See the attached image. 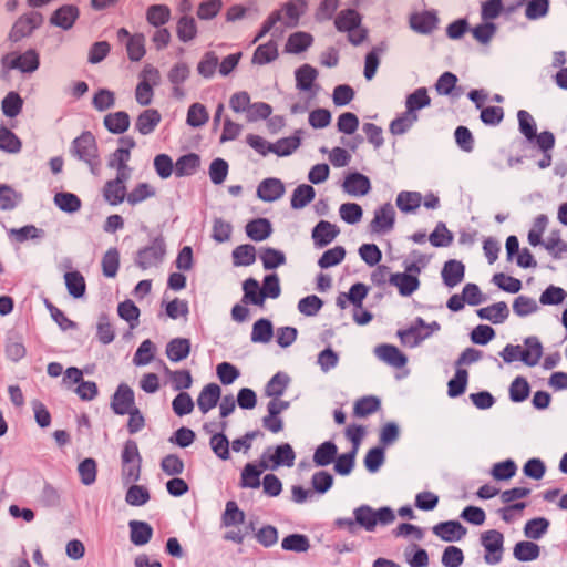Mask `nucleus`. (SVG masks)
<instances>
[{"instance_id": "nucleus-1", "label": "nucleus", "mask_w": 567, "mask_h": 567, "mask_svg": "<svg viewBox=\"0 0 567 567\" xmlns=\"http://www.w3.org/2000/svg\"><path fill=\"white\" fill-rule=\"evenodd\" d=\"M305 7L306 4L302 0H293L284 4L281 9L274 11L264 22L254 42H257L274 28L282 32L285 28L296 27L301 14L305 12Z\"/></svg>"}, {"instance_id": "nucleus-2", "label": "nucleus", "mask_w": 567, "mask_h": 567, "mask_svg": "<svg viewBox=\"0 0 567 567\" xmlns=\"http://www.w3.org/2000/svg\"><path fill=\"white\" fill-rule=\"evenodd\" d=\"M425 266L426 260L423 258L406 264L403 272L393 274V277L391 278V285L398 289L401 296H411L420 287L419 276Z\"/></svg>"}, {"instance_id": "nucleus-3", "label": "nucleus", "mask_w": 567, "mask_h": 567, "mask_svg": "<svg viewBox=\"0 0 567 567\" xmlns=\"http://www.w3.org/2000/svg\"><path fill=\"white\" fill-rule=\"evenodd\" d=\"M71 152L79 159L84 161L94 175L100 171V157L95 137L90 132L82 133L72 143Z\"/></svg>"}, {"instance_id": "nucleus-4", "label": "nucleus", "mask_w": 567, "mask_h": 567, "mask_svg": "<svg viewBox=\"0 0 567 567\" xmlns=\"http://www.w3.org/2000/svg\"><path fill=\"white\" fill-rule=\"evenodd\" d=\"M334 25L338 31L348 33V40L353 45L362 43L367 37L365 30L361 28V16L353 9L340 11L334 19Z\"/></svg>"}, {"instance_id": "nucleus-5", "label": "nucleus", "mask_w": 567, "mask_h": 567, "mask_svg": "<svg viewBox=\"0 0 567 567\" xmlns=\"http://www.w3.org/2000/svg\"><path fill=\"white\" fill-rule=\"evenodd\" d=\"M353 515L358 526H361L368 532H373L378 524L388 525L395 519L393 511L389 507H382L375 511L370 506L362 505L353 511Z\"/></svg>"}, {"instance_id": "nucleus-6", "label": "nucleus", "mask_w": 567, "mask_h": 567, "mask_svg": "<svg viewBox=\"0 0 567 567\" xmlns=\"http://www.w3.org/2000/svg\"><path fill=\"white\" fill-rule=\"evenodd\" d=\"M40 56L34 49L23 53L11 52L2 58V66L8 70H19L22 73H33L39 69Z\"/></svg>"}, {"instance_id": "nucleus-7", "label": "nucleus", "mask_w": 567, "mask_h": 567, "mask_svg": "<svg viewBox=\"0 0 567 567\" xmlns=\"http://www.w3.org/2000/svg\"><path fill=\"white\" fill-rule=\"evenodd\" d=\"M481 543L486 551L485 561L489 565L498 564L503 553V534L495 529L486 530L481 535Z\"/></svg>"}, {"instance_id": "nucleus-8", "label": "nucleus", "mask_w": 567, "mask_h": 567, "mask_svg": "<svg viewBox=\"0 0 567 567\" xmlns=\"http://www.w3.org/2000/svg\"><path fill=\"white\" fill-rule=\"evenodd\" d=\"M165 255V244L162 239H155L148 247L141 249L136 257V264L142 269L157 267Z\"/></svg>"}, {"instance_id": "nucleus-9", "label": "nucleus", "mask_w": 567, "mask_h": 567, "mask_svg": "<svg viewBox=\"0 0 567 567\" xmlns=\"http://www.w3.org/2000/svg\"><path fill=\"white\" fill-rule=\"evenodd\" d=\"M394 223L395 210L390 203H386L375 209L374 216L369 224V228L373 234H385L392 230Z\"/></svg>"}, {"instance_id": "nucleus-10", "label": "nucleus", "mask_w": 567, "mask_h": 567, "mask_svg": "<svg viewBox=\"0 0 567 567\" xmlns=\"http://www.w3.org/2000/svg\"><path fill=\"white\" fill-rule=\"evenodd\" d=\"M42 14L39 12H30L21 16L13 24L10 39L14 42L30 35L34 29L42 23Z\"/></svg>"}, {"instance_id": "nucleus-11", "label": "nucleus", "mask_w": 567, "mask_h": 567, "mask_svg": "<svg viewBox=\"0 0 567 567\" xmlns=\"http://www.w3.org/2000/svg\"><path fill=\"white\" fill-rule=\"evenodd\" d=\"M128 179L123 173H117L114 179L107 181L103 187V196L105 200L116 206L121 204L127 196L125 182Z\"/></svg>"}, {"instance_id": "nucleus-12", "label": "nucleus", "mask_w": 567, "mask_h": 567, "mask_svg": "<svg viewBox=\"0 0 567 567\" xmlns=\"http://www.w3.org/2000/svg\"><path fill=\"white\" fill-rule=\"evenodd\" d=\"M269 468L266 455H262L258 463H248L241 472L240 486L257 488L260 485V474Z\"/></svg>"}, {"instance_id": "nucleus-13", "label": "nucleus", "mask_w": 567, "mask_h": 567, "mask_svg": "<svg viewBox=\"0 0 567 567\" xmlns=\"http://www.w3.org/2000/svg\"><path fill=\"white\" fill-rule=\"evenodd\" d=\"M112 409L116 414L124 415L136 409L134 406V392L126 385L121 384L112 400Z\"/></svg>"}, {"instance_id": "nucleus-14", "label": "nucleus", "mask_w": 567, "mask_h": 567, "mask_svg": "<svg viewBox=\"0 0 567 567\" xmlns=\"http://www.w3.org/2000/svg\"><path fill=\"white\" fill-rule=\"evenodd\" d=\"M374 354L381 361L396 369L403 368L408 362L406 355L399 348L392 344L378 346L374 349Z\"/></svg>"}, {"instance_id": "nucleus-15", "label": "nucleus", "mask_w": 567, "mask_h": 567, "mask_svg": "<svg viewBox=\"0 0 567 567\" xmlns=\"http://www.w3.org/2000/svg\"><path fill=\"white\" fill-rule=\"evenodd\" d=\"M80 16L79 8L73 4H65L56 9L51 18L50 22L53 25L62 28L64 30H69L73 27L74 22L78 20Z\"/></svg>"}, {"instance_id": "nucleus-16", "label": "nucleus", "mask_w": 567, "mask_h": 567, "mask_svg": "<svg viewBox=\"0 0 567 567\" xmlns=\"http://www.w3.org/2000/svg\"><path fill=\"white\" fill-rule=\"evenodd\" d=\"M267 456L269 468L275 470L279 466L291 467L295 463L296 454L290 444L284 443L276 447L274 454H264Z\"/></svg>"}, {"instance_id": "nucleus-17", "label": "nucleus", "mask_w": 567, "mask_h": 567, "mask_svg": "<svg viewBox=\"0 0 567 567\" xmlns=\"http://www.w3.org/2000/svg\"><path fill=\"white\" fill-rule=\"evenodd\" d=\"M123 143L127 145L126 148L120 147L117 148L109 159V166L112 168H116L117 173H123L126 177H130V169L127 166V162L131 158L130 148L135 146V142L132 138L122 140Z\"/></svg>"}, {"instance_id": "nucleus-18", "label": "nucleus", "mask_w": 567, "mask_h": 567, "mask_svg": "<svg viewBox=\"0 0 567 567\" xmlns=\"http://www.w3.org/2000/svg\"><path fill=\"white\" fill-rule=\"evenodd\" d=\"M441 276L444 285L449 288H453L463 281L465 266L458 260L451 259L444 264Z\"/></svg>"}, {"instance_id": "nucleus-19", "label": "nucleus", "mask_w": 567, "mask_h": 567, "mask_svg": "<svg viewBox=\"0 0 567 567\" xmlns=\"http://www.w3.org/2000/svg\"><path fill=\"white\" fill-rule=\"evenodd\" d=\"M342 187L351 196H363L370 192L371 184L365 175L352 173L344 178Z\"/></svg>"}, {"instance_id": "nucleus-20", "label": "nucleus", "mask_w": 567, "mask_h": 567, "mask_svg": "<svg viewBox=\"0 0 567 567\" xmlns=\"http://www.w3.org/2000/svg\"><path fill=\"white\" fill-rule=\"evenodd\" d=\"M285 194V185L278 178H266L262 181L258 188L257 195L264 202H274L279 199Z\"/></svg>"}, {"instance_id": "nucleus-21", "label": "nucleus", "mask_w": 567, "mask_h": 567, "mask_svg": "<svg viewBox=\"0 0 567 567\" xmlns=\"http://www.w3.org/2000/svg\"><path fill=\"white\" fill-rule=\"evenodd\" d=\"M433 533L445 542H456L465 536L466 528H464L458 522L450 520L434 526Z\"/></svg>"}, {"instance_id": "nucleus-22", "label": "nucleus", "mask_w": 567, "mask_h": 567, "mask_svg": "<svg viewBox=\"0 0 567 567\" xmlns=\"http://www.w3.org/2000/svg\"><path fill=\"white\" fill-rule=\"evenodd\" d=\"M162 121L161 113L155 109L144 110L135 121V128L142 135H148L155 131Z\"/></svg>"}, {"instance_id": "nucleus-23", "label": "nucleus", "mask_w": 567, "mask_h": 567, "mask_svg": "<svg viewBox=\"0 0 567 567\" xmlns=\"http://www.w3.org/2000/svg\"><path fill=\"white\" fill-rule=\"evenodd\" d=\"M220 392V386L216 383H209L203 388L197 398V405L202 413L206 414L216 406Z\"/></svg>"}, {"instance_id": "nucleus-24", "label": "nucleus", "mask_w": 567, "mask_h": 567, "mask_svg": "<svg viewBox=\"0 0 567 567\" xmlns=\"http://www.w3.org/2000/svg\"><path fill=\"white\" fill-rule=\"evenodd\" d=\"M339 234V228L326 220H321L312 230V238L317 246L329 245Z\"/></svg>"}, {"instance_id": "nucleus-25", "label": "nucleus", "mask_w": 567, "mask_h": 567, "mask_svg": "<svg viewBox=\"0 0 567 567\" xmlns=\"http://www.w3.org/2000/svg\"><path fill=\"white\" fill-rule=\"evenodd\" d=\"M477 315L483 320H488L493 323H502L509 316V309L504 301L493 303L488 307L477 310Z\"/></svg>"}, {"instance_id": "nucleus-26", "label": "nucleus", "mask_w": 567, "mask_h": 567, "mask_svg": "<svg viewBox=\"0 0 567 567\" xmlns=\"http://www.w3.org/2000/svg\"><path fill=\"white\" fill-rule=\"evenodd\" d=\"M271 224L266 218H257L246 225L247 236L255 241L267 239L271 235Z\"/></svg>"}, {"instance_id": "nucleus-27", "label": "nucleus", "mask_w": 567, "mask_h": 567, "mask_svg": "<svg viewBox=\"0 0 567 567\" xmlns=\"http://www.w3.org/2000/svg\"><path fill=\"white\" fill-rule=\"evenodd\" d=\"M190 342L186 338H175L166 346V355L171 361L178 362L188 357Z\"/></svg>"}, {"instance_id": "nucleus-28", "label": "nucleus", "mask_w": 567, "mask_h": 567, "mask_svg": "<svg viewBox=\"0 0 567 567\" xmlns=\"http://www.w3.org/2000/svg\"><path fill=\"white\" fill-rule=\"evenodd\" d=\"M437 19L435 13L424 11L414 13L410 17V25L420 33H430L436 25Z\"/></svg>"}, {"instance_id": "nucleus-29", "label": "nucleus", "mask_w": 567, "mask_h": 567, "mask_svg": "<svg viewBox=\"0 0 567 567\" xmlns=\"http://www.w3.org/2000/svg\"><path fill=\"white\" fill-rule=\"evenodd\" d=\"M313 42L310 33L298 31L289 35L286 43V51L289 53H300L306 51Z\"/></svg>"}, {"instance_id": "nucleus-30", "label": "nucleus", "mask_w": 567, "mask_h": 567, "mask_svg": "<svg viewBox=\"0 0 567 567\" xmlns=\"http://www.w3.org/2000/svg\"><path fill=\"white\" fill-rule=\"evenodd\" d=\"M131 542L134 545L142 546L150 542L153 535V528L145 522L131 520Z\"/></svg>"}, {"instance_id": "nucleus-31", "label": "nucleus", "mask_w": 567, "mask_h": 567, "mask_svg": "<svg viewBox=\"0 0 567 567\" xmlns=\"http://www.w3.org/2000/svg\"><path fill=\"white\" fill-rule=\"evenodd\" d=\"M244 289V303H252L259 307H264L265 298L261 288L256 279L249 278L245 280L243 285Z\"/></svg>"}, {"instance_id": "nucleus-32", "label": "nucleus", "mask_w": 567, "mask_h": 567, "mask_svg": "<svg viewBox=\"0 0 567 567\" xmlns=\"http://www.w3.org/2000/svg\"><path fill=\"white\" fill-rule=\"evenodd\" d=\"M104 125L114 134L123 133L130 126V116L124 111L110 113L104 117Z\"/></svg>"}, {"instance_id": "nucleus-33", "label": "nucleus", "mask_w": 567, "mask_h": 567, "mask_svg": "<svg viewBox=\"0 0 567 567\" xmlns=\"http://www.w3.org/2000/svg\"><path fill=\"white\" fill-rule=\"evenodd\" d=\"M164 373L176 391L186 390L192 386L193 378L188 370H171L164 367Z\"/></svg>"}, {"instance_id": "nucleus-34", "label": "nucleus", "mask_w": 567, "mask_h": 567, "mask_svg": "<svg viewBox=\"0 0 567 567\" xmlns=\"http://www.w3.org/2000/svg\"><path fill=\"white\" fill-rule=\"evenodd\" d=\"M245 513L238 507L237 503L228 501L221 515V524L225 527L237 526L245 522Z\"/></svg>"}, {"instance_id": "nucleus-35", "label": "nucleus", "mask_w": 567, "mask_h": 567, "mask_svg": "<svg viewBox=\"0 0 567 567\" xmlns=\"http://www.w3.org/2000/svg\"><path fill=\"white\" fill-rule=\"evenodd\" d=\"M315 196L316 192L312 186L308 184H301L292 193L291 207L295 209L303 208L313 200Z\"/></svg>"}, {"instance_id": "nucleus-36", "label": "nucleus", "mask_w": 567, "mask_h": 567, "mask_svg": "<svg viewBox=\"0 0 567 567\" xmlns=\"http://www.w3.org/2000/svg\"><path fill=\"white\" fill-rule=\"evenodd\" d=\"M54 204L63 212L76 213L82 206L81 199L73 193L60 192L54 195Z\"/></svg>"}, {"instance_id": "nucleus-37", "label": "nucleus", "mask_w": 567, "mask_h": 567, "mask_svg": "<svg viewBox=\"0 0 567 567\" xmlns=\"http://www.w3.org/2000/svg\"><path fill=\"white\" fill-rule=\"evenodd\" d=\"M540 245L556 259L567 252V243L561 239L558 230L551 231Z\"/></svg>"}, {"instance_id": "nucleus-38", "label": "nucleus", "mask_w": 567, "mask_h": 567, "mask_svg": "<svg viewBox=\"0 0 567 567\" xmlns=\"http://www.w3.org/2000/svg\"><path fill=\"white\" fill-rule=\"evenodd\" d=\"M177 37L183 42H189L197 35V25L193 17L183 16L176 25Z\"/></svg>"}, {"instance_id": "nucleus-39", "label": "nucleus", "mask_w": 567, "mask_h": 567, "mask_svg": "<svg viewBox=\"0 0 567 567\" xmlns=\"http://www.w3.org/2000/svg\"><path fill=\"white\" fill-rule=\"evenodd\" d=\"M278 56V48L277 43L275 41H269L265 44H260L254 55H252V63L254 64H266L274 60H276Z\"/></svg>"}, {"instance_id": "nucleus-40", "label": "nucleus", "mask_w": 567, "mask_h": 567, "mask_svg": "<svg viewBox=\"0 0 567 567\" xmlns=\"http://www.w3.org/2000/svg\"><path fill=\"white\" fill-rule=\"evenodd\" d=\"M289 384V377L286 373H276L267 383L265 394L268 398H280Z\"/></svg>"}, {"instance_id": "nucleus-41", "label": "nucleus", "mask_w": 567, "mask_h": 567, "mask_svg": "<svg viewBox=\"0 0 567 567\" xmlns=\"http://www.w3.org/2000/svg\"><path fill=\"white\" fill-rule=\"evenodd\" d=\"M274 336V328L268 319H259L252 326L251 341L267 343Z\"/></svg>"}, {"instance_id": "nucleus-42", "label": "nucleus", "mask_w": 567, "mask_h": 567, "mask_svg": "<svg viewBox=\"0 0 567 567\" xmlns=\"http://www.w3.org/2000/svg\"><path fill=\"white\" fill-rule=\"evenodd\" d=\"M543 353L542 344L536 338H527L523 347V362L527 365L538 363Z\"/></svg>"}, {"instance_id": "nucleus-43", "label": "nucleus", "mask_w": 567, "mask_h": 567, "mask_svg": "<svg viewBox=\"0 0 567 567\" xmlns=\"http://www.w3.org/2000/svg\"><path fill=\"white\" fill-rule=\"evenodd\" d=\"M155 195L156 189L154 186L147 183H140L127 194L126 200L130 205L134 206Z\"/></svg>"}, {"instance_id": "nucleus-44", "label": "nucleus", "mask_w": 567, "mask_h": 567, "mask_svg": "<svg viewBox=\"0 0 567 567\" xmlns=\"http://www.w3.org/2000/svg\"><path fill=\"white\" fill-rule=\"evenodd\" d=\"M209 120V114L202 103H193L187 112L186 123L192 127H200Z\"/></svg>"}, {"instance_id": "nucleus-45", "label": "nucleus", "mask_w": 567, "mask_h": 567, "mask_svg": "<svg viewBox=\"0 0 567 567\" xmlns=\"http://www.w3.org/2000/svg\"><path fill=\"white\" fill-rule=\"evenodd\" d=\"M318 72L315 68L309 64L300 66L296 71L297 87L301 91H310L315 80L317 79Z\"/></svg>"}, {"instance_id": "nucleus-46", "label": "nucleus", "mask_w": 567, "mask_h": 567, "mask_svg": "<svg viewBox=\"0 0 567 567\" xmlns=\"http://www.w3.org/2000/svg\"><path fill=\"white\" fill-rule=\"evenodd\" d=\"M200 163L199 156L196 154H187L179 157L175 164V173L178 176H188L196 172Z\"/></svg>"}, {"instance_id": "nucleus-47", "label": "nucleus", "mask_w": 567, "mask_h": 567, "mask_svg": "<svg viewBox=\"0 0 567 567\" xmlns=\"http://www.w3.org/2000/svg\"><path fill=\"white\" fill-rule=\"evenodd\" d=\"M68 291L74 298H81L85 293V280L79 271H70L64 275Z\"/></svg>"}, {"instance_id": "nucleus-48", "label": "nucleus", "mask_w": 567, "mask_h": 567, "mask_svg": "<svg viewBox=\"0 0 567 567\" xmlns=\"http://www.w3.org/2000/svg\"><path fill=\"white\" fill-rule=\"evenodd\" d=\"M171 18V10L165 4H153L146 11V20L154 27L165 24Z\"/></svg>"}, {"instance_id": "nucleus-49", "label": "nucleus", "mask_w": 567, "mask_h": 567, "mask_svg": "<svg viewBox=\"0 0 567 567\" xmlns=\"http://www.w3.org/2000/svg\"><path fill=\"white\" fill-rule=\"evenodd\" d=\"M219 64L217 54L213 51L206 52L197 64V72L205 79L212 78Z\"/></svg>"}, {"instance_id": "nucleus-50", "label": "nucleus", "mask_w": 567, "mask_h": 567, "mask_svg": "<svg viewBox=\"0 0 567 567\" xmlns=\"http://www.w3.org/2000/svg\"><path fill=\"white\" fill-rule=\"evenodd\" d=\"M539 551V546L533 542H519L514 547V556L520 561L535 560Z\"/></svg>"}, {"instance_id": "nucleus-51", "label": "nucleus", "mask_w": 567, "mask_h": 567, "mask_svg": "<svg viewBox=\"0 0 567 567\" xmlns=\"http://www.w3.org/2000/svg\"><path fill=\"white\" fill-rule=\"evenodd\" d=\"M337 451V446L332 442H324L315 451L313 462L318 466L329 465L334 460Z\"/></svg>"}, {"instance_id": "nucleus-52", "label": "nucleus", "mask_w": 567, "mask_h": 567, "mask_svg": "<svg viewBox=\"0 0 567 567\" xmlns=\"http://www.w3.org/2000/svg\"><path fill=\"white\" fill-rule=\"evenodd\" d=\"M417 121V114L405 111L390 124V132L393 135L404 134L415 122Z\"/></svg>"}, {"instance_id": "nucleus-53", "label": "nucleus", "mask_w": 567, "mask_h": 567, "mask_svg": "<svg viewBox=\"0 0 567 567\" xmlns=\"http://www.w3.org/2000/svg\"><path fill=\"white\" fill-rule=\"evenodd\" d=\"M539 309L537 301L527 296H518L513 302V311L518 317H526Z\"/></svg>"}, {"instance_id": "nucleus-54", "label": "nucleus", "mask_w": 567, "mask_h": 567, "mask_svg": "<svg viewBox=\"0 0 567 567\" xmlns=\"http://www.w3.org/2000/svg\"><path fill=\"white\" fill-rule=\"evenodd\" d=\"M256 260V249L252 245H240L233 251V261L236 266H249Z\"/></svg>"}, {"instance_id": "nucleus-55", "label": "nucleus", "mask_w": 567, "mask_h": 567, "mask_svg": "<svg viewBox=\"0 0 567 567\" xmlns=\"http://www.w3.org/2000/svg\"><path fill=\"white\" fill-rule=\"evenodd\" d=\"M431 99L424 87H420L406 97V111L416 113L417 110L430 105Z\"/></svg>"}, {"instance_id": "nucleus-56", "label": "nucleus", "mask_w": 567, "mask_h": 567, "mask_svg": "<svg viewBox=\"0 0 567 567\" xmlns=\"http://www.w3.org/2000/svg\"><path fill=\"white\" fill-rule=\"evenodd\" d=\"M422 202V196L417 192H401L396 197V206L402 212L415 210Z\"/></svg>"}, {"instance_id": "nucleus-57", "label": "nucleus", "mask_w": 567, "mask_h": 567, "mask_svg": "<svg viewBox=\"0 0 567 567\" xmlns=\"http://www.w3.org/2000/svg\"><path fill=\"white\" fill-rule=\"evenodd\" d=\"M300 146V138L298 136H289L278 140L271 144L270 152L278 156H288Z\"/></svg>"}, {"instance_id": "nucleus-58", "label": "nucleus", "mask_w": 567, "mask_h": 567, "mask_svg": "<svg viewBox=\"0 0 567 567\" xmlns=\"http://www.w3.org/2000/svg\"><path fill=\"white\" fill-rule=\"evenodd\" d=\"M126 51L130 60L140 61L145 55V38L143 34H134L126 42Z\"/></svg>"}, {"instance_id": "nucleus-59", "label": "nucleus", "mask_w": 567, "mask_h": 567, "mask_svg": "<svg viewBox=\"0 0 567 567\" xmlns=\"http://www.w3.org/2000/svg\"><path fill=\"white\" fill-rule=\"evenodd\" d=\"M120 266V254L116 248L109 249L102 258V270L105 277H115Z\"/></svg>"}, {"instance_id": "nucleus-60", "label": "nucleus", "mask_w": 567, "mask_h": 567, "mask_svg": "<svg viewBox=\"0 0 567 567\" xmlns=\"http://www.w3.org/2000/svg\"><path fill=\"white\" fill-rule=\"evenodd\" d=\"M281 546L285 550L303 553L310 547L307 536L301 534H292L282 539Z\"/></svg>"}, {"instance_id": "nucleus-61", "label": "nucleus", "mask_w": 567, "mask_h": 567, "mask_svg": "<svg viewBox=\"0 0 567 567\" xmlns=\"http://www.w3.org/2000/svg\"><path fill=\"white\" fill-rule=\"evenodd\" d=\"M346 257V250L342 246H336L323 252L318 261L322 269H327L340 264Z\"/></svg>"}, {"instance_id": "nucleus-62", "label": "nucleus", "mask_w": 567, "mask_h": 567, "mask_svg": "<svg viewBox=\"0 0 567 567\" xmlns=\"http://www.w3.org/2000/svg\"><path fill=\"white\" fill-rule=\"evenodd\" d=\"M23 100L17 92H9L2 100L1 107L4 115L16 117L22 110Z\"/></svg>"}, {"instance_id": "nucleus-63", "label": "nucleus", "mask_w": 567, "mask_h": 567, "mask_svg": "<svg viewBox=\"0 0 567 567\" xmlns=\"http://www.w3.org/2000/svg\"><path fill=\"white\" fill-rule=\"evenodd\" d=\"M265 269H275L286 262L285 254L274 248H265L260 254Z\"/></svg>"}, {"instance_id": "nucleus-64", "label": "nucleus", "mask_w": 567, "mask_h": 567, "mask_svg": "<svg viewBox=\"0 0 567 567\" xmlns=\"http://www.w3.org/2000/svg\"><path fill=\"white\" fill-rule=\"evenodd\" d=\"M155 344L151 341V340H144L140 347L137 348L135 354H134V358H133V362L135 365H145V364H148L153 358H154V353H155Z\"/></svg>"}]
</instances>
